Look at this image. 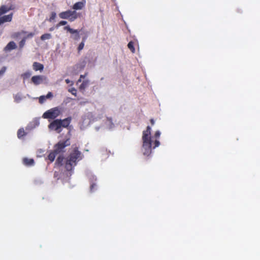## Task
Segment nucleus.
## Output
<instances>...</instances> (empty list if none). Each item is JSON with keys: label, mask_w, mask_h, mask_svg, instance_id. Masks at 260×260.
Masks as SVG:
<instances>
[{"label": "nucleus", "mask_w": 260, "mask_h": 260, "mask_svg": "<svg viewBox=\"0 0 260 260\" xmlns=\"http://www.w3.org/2000/svg\"><path fill=\"white\" fill-rule=\"evenodd\" d=\"M151 127L147 126L146 129L143 132L142 151L144 155L148 156L151 153L152 140L151 139Z\"/></svg>", "instance_id": "f257e3e1"}, {"label": "nucleus", "mask_w": 260, "mask_h": 260, "mask_svg": "<svg viewBox=\"0 0 260 260\" xmlns=\"http://www.w3.org/2000/svg\"><path fill=\"white\" fill-rule=\"evenodd\" d=\"M81 159V152L76 147L66 159L65 168L67 171H72L77 162Z\"/></svg>", "instance_id": "f03ea898"}, {"label": "nucleus", "mask_w": 260, "mask_h": 260, "mask_svg": "<svg viewBox=\"0 0 260 260\" xmlns=\"http://www.w3.org/2000/svg\"><path fill=\"white\" fill-rule=\"evenodd\" d=\"M13 9L14 8L12 6L2 5L0 7V25L5 22H9L12 21L13 15L12 13L7 15L1 16Z\"/></svg>", "instance_id": "7ed1b4c3"}, {"label": "nucleus", "mask_w": 260, "mask_h": 260, "mask_svg": "<svg viewBox=\"0 0 260 260\" xmlns=\"http://www.w3.org/2000/svg\"><path fill=\"white\" fill-rule=\"evenodd\" d=\"M59 17L61 19H67L72 22L75 20L78 17V14L75 11L67 10L59 14Z\"/></svg>", "instance_id": "20e7f679"}, {"label": "nucleus", "mask_w": 260, "mask_h": 260, "mask_svg": "<svg viewBox=\"0 0 260 260\" xmlns=\"http://www.w3.org/2000/svg\"><path fill=\"white\" fill-rule=\"evenodd\" d=\"M60 113V112L59 108L58 107H55L44 113L42 117L45 119H54L59 115Z\"/></svg>", "instance_id": "39448f33"}, {"label": "nucleus", "mask_w": 260, "mask_h": 260, "mask_svg": "<svg viewBox=\"0 0 260 260\" xmlns=\"http://www.w3.org/2000/svg\"><path fill=\"white\" fill-rule=\"evenodd\" d=\"M70 145V139H67L66 140L59 141L54 146V151L57 153L59 154L61 152H64V148Z\"/></svg>", "instance_id": "423d86ee"}, {"label": "nucleus", "mask_w": 260, "mask_h": 260, "mask_svg": "<svg viewBox=\"0 0 260 260\" xmlns=\"http://www.w3.org/2000/svg\"><path fill=\"white\" fill-rule=\"evenodd\" d=\"M48 127L51 130L54 131L57 133H60L62 131L61 119H57L54 120L49 124Z\"/></svg>", "instance_id": "0eeeda50"}, {"label": "nucleus", "mask_w": 260, "mask_h": 260, "mask_svg": "<svg viewBox=\"0 0 260 260\" xmlns=\"http://www.w3.org/2000/svg\"><path fill=\"white\" fill-rule=\"evenodd\" d=\"M47 79L46 77L43 75H36L31 77V82L35 85L42 84Z\"/></svg>", "instance_id": "6e6552de"}, {"label": "nucleus", "mask_w": 260, "mask_h": 260, "mask_svg": "<svg viewBox=\"0 0 260 260\" xmlns=\"http://www.w3.org/2000/svg\"><path fill=\"white\" fill-rule=\"evenodd\" d=\"M64 29L67 30L71 34H75V35L73 37V38L75 40H78L80 38L79 36V31L78 29H74L71 28L69 25L66 26L64 27Z\"/></svg>", "instance_id": "1a4fd4ad"}, {"label": "nucleus", "mask_w": 260, "mask_h": 260, "mask_svg": "<svg viewBox=\"0 0 260 260\" xmlns=\"http://www.w3.org/2000/svg\"><path fill=\"white\" fill-rule=\"evenodd\" d=\"M72 120V118L71 117H68L64 119H61V127L67 128Z\"/></svg>", "instance_id": "9d476101"}, {"label": "nucleus", "mask_w": 260, "mask_h": 260, "mask_svg": "<svg viewBox=\"0 0 260 260\" xmlns=\"http://www.w3.org/2000/svg\"><path fill=\"white\" fill-rule=\"evenodd\" d=\"M44 65L40 62H34L32 64L33 70L35 71L42 72L44 70Z\"/></svg>", "instance_id": "9b49d317"}, {"label": "nucleus", "mask_w": 260, "mask_h": 260, "mask_svg": "<svg viewBox=\"0 0 260 260\" xmlns=\"http://www.w3.org/2000/svg\"><path fill=\"white\" fill-rule=\"evenodd\" d=\"M23 164L26 166H32L35 165V161L32 158L24 157L22 159Z\"/></svg>", "instance_id": "f8f14e48"}, {"label": "nucleus", "mask_w": 260, "mask_h": 260, "mask_svg": "<svg viewBox=\"0 0 260 260\" xmlns=\"http://www.w3.org/2000/svg\"><path fill=\"white\" fill-rule=\"evenodd\" d=\"M17 46L15 43L13 41L10 42L7 46L5 48V50L6 51H10L11 50L16 49Z\"/></svg>", "instance_id": "ddd939ff"}, {"label": "nucleus", "mask_w": 260, "mask_h": 260, "mask_svg": "<svg viewBox=\"0 0 260 260\" xmlns=\"http://www.w3.org/2000/svg\"><path fill=\"white\" fill-rule=\"evenodd\" d=\"M84 6V4L83 2H79L77 3H76L73 6V9L74 10H81Z\"/></svg>", "instance_id": "4468645a"}, {"label": "nucleus", "mask_w": 260, "mask_h": 260, "mask_svg": "<svg viewBox=\"0 0 260 260\" xmlns=\"http://www.w3.org/2000/svg\"><path fill=\"white\" fill-rule=\"evenodd\" d=\"M57 154L54 151H52L48 155V158L50 162H53L54 160L56 155Z\"/></svg>", "instance_id": "2eb2a0df"}, {"label": "nucleus", "mask_w": 260, "mask_h": 260, "mask_svg": "<svg viewBox=\"0 0 260 260\" xmlns=\"http://www.w3.org/2000/svg\"><path fill=\"white\" fill-rule=\"evenodd\" d=\"M64 157L62 155L59 156L55 162V164L58 166H61L63 165Z\"/></svg>", "instance_id": "dca6fc26"}, {"label": "nucleus", "mask_w": 260, "mask_h": 260, "mask_svg": "<svg viewBox=\"0 0 260 260\" xmlns=\"http://www.w3.org/2000/svg\"><path fill=\"white\" fill-rule=\"evenodd\" d=\"M89 85V81L85 80L82 83V84L80 85L79 88L80 90L85 89Z\"/></svg>", "instance_id": "f3484780"}, {"label": "nucleus", "mask_w": 260, "mask_h": 260, "mask_svg": "<svg viewBox=\"0 0 260 260\" xmlns=\"http://www.w3.org/2000/svg\"><path fill=\"white\" fill-rule=\"evenodd\" d=\"M26 135V133L23 128L19 129L17 132V136L20 139Z\"/></svg>", "instance_id": "a211bd4d"}, {"label": "nucleus", "mask_w": 260, "mask_h": 260, "mask_svg": "<svg viewBox=\"0 0 260 260\" xmlns=\"http://www.w3.org/2000/svg\"><path fill=\"white\" fill-rule=\"evenodd\" d=\"M51 38V35L50 34H44L41 36V39L42 41L46 40H49Z\"/></svg>", "instance_id": "6ab92c4d"}, {"label": "nucleus", "mask_w": 260, "mask_h": 260, "mask_svg": "<svg viewBox=\"0 0 260 260\" xmlns=\"http://www.w3.org/2000/svg\"><path fill=\"white\" fill-rule=\"evenodd\" d=\"M86 37H84L82 39V41L80 43L79 45V46L78 47V52H80L81 50H82L84 46V43L86 41Z\"/></svg>", "instance_id": "aec40b11"}, {"label": "nucleus", "mask_w": 260, "mask_h": 260, "mask_svg": "<svg viewBox=\"0 0 260 260\" xmlns=\"http://www.w3.org/2000/svg\"><path fill=\"white\" fill-rule=\"evenodd\" d=\"M127 47H128V49L132 51V52L135 53V49L134 47L133 42L130 41L127 44Z\"/></svg>", "instance_id": "412c9836"}, {"label": "nucleus", "mask_w": 260, "mask_h": 260, "mask_svg": "<svg viewBox=\"0 0 260 260\" xmlns=\"http://www.w3.org/2000/svg\"><path fill=\"white\" fill-rule=\"evenodd\" d=\"M69 91L71 92L73 95L75 96L77 95V90L74 87H72L69 89Z\"/></svg>", "instance_id": "4be33fe9"}, {"label": "nucleus", "mask_w": 260, "mask_h": 260, "mask_svg": "<svg viewBox=\"0 0 260 260\" xmlns=\"http://www.w3.org/2000/svg\"><path fill=\"white\" fill-rule=\"evenodd\" d=\"M30 75H31V73L29 72H25L24 74H23L22 75V77L24 79H26V78H29L30 76Z\"/></svg>", "instance_id": "5701e85b"}, {"label": "nucleus", "mask_w": 260, "mask_h": 260, "mask_svg": "<svg viewBox=\"0 0 260 260\" xmlns=\"http://www.w3.org/2000/svg\"><path fill=\"white\" fill-rule=\"evenodd\" d=\"M56 13L54 12H53L51 13V16L49 18V21L51 22L52 20H53L55 17H56Z\"/></svg>", "instance_id": "b1692460"}, {"label": "nucleus", "mask_w": 260, "mask_h": 260, "mask_svg": "<svg viewBox=\"0 0 260 260\" xmlns=\"http://www.w3.org/2000/svg\"><path fill=\"white\" fill-rule=\"evenodd\" d=\"M25 41H26L25 38H23L22 39V40L19 42V47L20 48H22L23 47V46L25 45Z\"/></svg>", "instance_id": "393cba45"}, {"label": "nucleus", "mask_w": 260, "mask_h": 260, "mask_svg": "<svg viewBox=\"0 0 260 260\" xmlns=\"http://www.w3.org/2000/svg\"><path fill=\"white\" fill-rule=\"evenodd\" d=\"M46 98L45 96L42 95L39 99V103L40 104H43L46 101Z\"/></svg>", "instance_id": "a878e982"}, {"label": "nucleus", "mask_w": 260, "mask_h": 260, "mask_svg": "<svg viewBox=\"0 0 260 260\" xmlns=\"http://www.w3.org/2000/svg\"><path fill=\"white\" fill-rule=\"evenodd\" d=\"M67 24V21H64V20H62V21H60L56 25V27H58L59 26H61V25H65Z\"/></svg>", "instance_id": "bb28decb"}, {"label": "nucleus", "mask_w": 260, "mask_h": 260, "mask_svg": "<svg viewBox=\"0 0 260 260\" xmlns=\"http://www.w3.org/2000/svg\"><path fill=\"white\" fill-rule=\"evenodd\" d=\"M35 35V33L34 32H29L28 33L24 38H25L26 40L28 38H32Z\"/></svg>", "instance_id": "cd10ccee"}, {"label": "nucleus", "mask_w": 260, "mask_h": 260, "mask_svg": "<svg viewBox=\"0 0 260 260\" xmlns=\"http://www.w3.org/2000/svg\"><path fill=\"white\" fill-rule=\"evenodd\" d=\"M160 144V142L158 140H156L154 142V146H153V148H155L158 147Z\"/></svg>", "instance_id": "c85d7f7f"}, {"label": "nucleus", "mask_w": 260, "mask_h": 260, "mask_svg": "<svg viewBox=\"0 0 260 260\" xmlns=\"http://www.w3.org/2000/svg\"><path fill=\"white\" fill-rule=\"evenodd\" d=\"M6 71V67H3L2 69L0 70V76H2L4 74V73Z\"/></svg>", "instance_id": "c756f323"}, {"label": "nucleus", "mask_w": 260, "mask_h": 260, "mask_svg": "<svg viewBox=\"0 0 260 260\" xmlns=\"http://www.w3.org/2000/svg\"><path fill=\"white\" fill-rule=\"evenodd\" d=\"M53 96V94L51 92H49L45 96L46 99L51 98Z\"/></svg>", "instance_id": "7c9ffc66"}, {"label": "nucleus", "mask_w": 260, "mask_h": 260, "mask_svg": "<svg viewBox=\"0 0 260 260\" xmlns=\"http://www.w3.org/2000/svg\"><path fill=\"white\" fill-rule=\"evenodd\" d=\"M160 135V133L159 131H156L155 133L154 136L156 138H159Z\"/></svg>", "instance_id": "2f4dec72"}, {"label": "nucleus", "mask_w": 260, "mask_h": 260, "mask_svg": "<svg viewBox=\"0 0 260 260\" xmlns=\"http://www.w3.org/2000/svg\"><path fill=\"white\" fill-rule=\"evenodd\" d=\"M96 186V184L95 183H92L90 185V189L91 191H93L94 187Z\"/></svg>", "instance_id": "473e14b6"}, {"label": "nucleus", "mask_w": 260, "mask_h": 260, "mask_svg": "<svg viewBox=\"0 0 260 260\" xmlns=\"http://www.w3.org/2000/svg\"><path fill=\"white\" fill-rule=\"evenodd\" d=\"M150 122L151 123V124L152 125H153L154 124V123H155V121L153 119L151 118L150 120Z\"/></svg>", "instance_id": "72a5a7b5"}, {"label": "nucleus", "mask_w": 260, "mask_h": 260, "mask_svg": "<svg viewBox=\"0 0 260 260\" xmlns=\"http://www.w3.org/2000/svg\"><path fill=\"white\" fill-rule=\"evenodd\" d=\"M66 82L67 83H69L70 82V80L69 79H66Z\"/></svg>", "instance_id": "f704fd0d"}, {"label": "nucleus", "mask_w": 260, "mask_h": 260, "mask_svg": "<svg viewBox=\"0 0 260 260\" xmlns=\"http://www.w3.org/2000/svg\"><path fill=\"white\" fill-rule=\"evenodd\" d=\"M84 77H85V75H81L80 76V78H84Z\"/></svg>", "instance_id": "c9c22d12"}, {"label": "nucleus", "mask_w": 260, "mask_h": 260, "mask_svg": "<svg viewBox=\"0 0 260 260\" xmlns=\"http://www.w3.org/2000/svg\"><path fill=\"white\" fill-rule=\"evenodd\" d=\"M57 174L56 173V172H55L54 173V176L56 177V176H57Z\"/></svg>", "instance_id": "e433bc0d"}, {"label": "nucleus", "mask_w": 260, "mask_h": 260, "mask_svg": "<svg viewBox=\"0 0 260 260\" xmlns=\"http://www.w3.org/2000/svg\"><path fill=\"white\" fill-rule=\"evenodd\" d=\"M53 28H50V31L53 30Z\"/></svg>", "instance_id": "4c0bfd02"}, {"label": "nucleus", "mask_w": 260, "mask_h": 260, "mask_svg": "<svg viewBox=\"0 0 260 260\" xmlns=\"http://www.w3.org/2000/svg\"><path fill=\"white\" fill-rule=\"evenodd\" d=\"M22 33L25 34L26 32L25 31H22Z\"/></svg>", "instance_id": "58836bf2"}, {"label": "nucleus", "mask_w": 260, "mask_h": 260, "mask_svg": "<svg viewBox=\"0 0 260 260\" xmlns=\"http://www.w3.org/2000/svg\"><path fill=\"white\" fill-rule=\"evenodd\" d=\"M80 81H81V79H79V80H78V82H80Z\"/></svg>", "instance_id": "ea45409f"}]
</instances>
